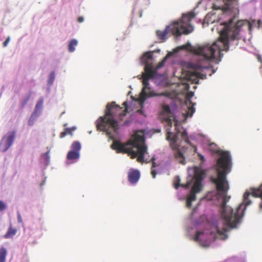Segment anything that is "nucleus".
Listing matches in <instances>:
<instances>
[{
	"label": "nucleus",
	"instance_id": "9",
	"mask_svg": "<svg viewBox=\"0 0 262 262\" xmlns=\"http://www.w3.org/2000/svg\"><path fill=\"white\" fill-rule=\"evenodd\" d=\"M195 71L192 72L190 78L195 77L197 79L201 78L204 79L206 78L207 75L211 76L215 71L212 66H203L200 63L194 64Z\"/></svg>",
	"mask_w": 262,
	"mask_h": 262
},
{
	"label": "nucleus",
	"instance_id": "5",
	"mask_svg": "<svg viewBox=\"0 0 262 262\" xmlns=\"http://www.w3.org/2000/svg\"><path fill=\"white\" fill-rule=\"evenodd\" d=\"M122 105L124 109L116 104L115 102L107 104L104 116L100 117L97 121V129L105 132L111 139H113L114 137L110 131V128H112L115 132L118 129V122L114 119V117L118 116L119 119L122 120V117L127 112V102H124Z\"/></svg>",
	"mask_w": 262,
	"mask_h": 262
},
{
	"label": "nucleus",
	"instance_id": "37",
	"mask_svg": "<svg viewBox=\"0 0 262 262\" xmlns=\"http://www.w3.org/2000/svg\"><path fill=\"white\" fill-rule=\"evenodd\" d=\"M49 152L48 151L47 152L45 153V156H46V157L47 158V159H49Z\"/></svg>",
	"mask_w": 262,
	"mask_h": 262
},
{
	"label": "nucleus",
	"instance_id": "23",
	"mask_svg": "<svg viewBox=\"0 0 262 262\" xmlns=\"http://www.w3.org/2000/svg\"><path fill=\"white\" fill-rule=\"evenodd\" d=\"M43 103V99L42 97H40L39 99L37 102L35 110L33 112H36V113H39L40 114V110L42 107V104Z\"/></svg>",
	"mask_w": 262,
	"mask_h": 262
},
{
	"label": "nucleus",
	"instance_id": "21",
	"mask_svg": "<svg viewBox=\"0 0 262 262\" xmlns=\"http://www.w3.org/2000/svg\"><path fill=\"white\" fill-rule=\"evenodd\" d=\"M78 42L75 39H72L69 43L68 50L70 52H73L75 50V47L77 45Z\"/></svg>",
	"mask_w": 262,
	"mask_h": 262
},
{
	"label": "nucleus",
	"instance_id": "30",
	"mask_svg": "<svg viewBox=\"0 0 262 262\" xmlns=\"http://www.w3.org/2000/svg\"><path fill=\"white\" fill-rule=\"evenodd\" d=\"M30 99V96H28L22 102V106H24L28 102Z\"/></svg>",
	"mask_w": 262,
	"mask_h": 262
},
{
	"label": "nucleus",
	"instance_id": "19",
	"mask_svg": "<svg viewBox=\"0 0 262 262\" xmlns=\"http://www.w3.org/2000/svg\"><path fill=\"white\" fill-rule=\"evenodd\" d=\"M76 129L75 127H72L70 128H66L64 130L61 132L60 134V138H63L67 135H72L73 132Z\"/></svg>",
	"mask_w": 262,
	"mask_h": 262
},
{
	"label": "nucleus",
	"instance_id": "11",
	"mask_svg": "<svg viewBox=\"0 0 262 262\" xmlns=\"http://www.w3.org/2000/svg\"><path fill=\"white\" fill-rule=\"evenodd\" d=\"M15 137V132H12L7 137L3 138L0 142V150L6 151L12 145Z\"/></svg>",
	"mask_w": 262,
	"mask_h": 262
},
{
	"label": "nucleus",
	"instance_id": "14",
	"mask_svg": "<svg viewBox=\"0 0 262 262\" xmlns=\"http://www.w3.org/2000/svg\"><path fill=\"white\" fill-rule=\"evenodd\" d=\"M205 175V172L204 170L200 169H196L194 171V179L195 181L202 182Z\"/></svg>",
	"mask_w": 262,
	"mask_h": 262
},
{
	"label": "nucleus",
	"instance_id": "3",
	"mask_svg": "<svg viewBox=\"0 0 262 262\" xmlns=\"http://www.w3.org/2000/svg\"><path fill=\"white\" fill-rule=\"evenodd\" d=\"M209 150L213 153H217L221 157L216 162V170L217 177L211 178V181L215 185L217 194L223 198V205L228 201L230 197L227 195L229 189L226 176L230 172L231 166V158L229 152L221 151L219 149L217 146L214 143L209 145Z\"/></svg>",
	"mask_w": 262,
	"mask_h": 262
},
{
	"label": "nucleus",
	"instance_id": "10",
	"mask_svg": "<svg viewBox=\"0 0 262 262\" xmlns=\"http://www.w3.org/2000/svg\"><path fill=\"white\" fill-rule=\"evenodd\" d=\"M81 144L78 141H74L71 146V150L67 154V158L69 160H77L80 157Z\"/></svg>",
	"mask_w": 262,
	"mask_h": 262
},
{
	"label": "nucleus",
	"instance_id": "24",
	"mask_svg": "<svg viewBox=\"0 0 262 262\" xmlns=\"http://www.w3.org/2000/svg\"><path fill=\"white\" fill-rule=\"evenodd\" d=\"M205 236L204 231H197L194 237V240L196 242H202L203 241Z\"/></svg>",
	"mask_w": 262,
	"mask_h": 262
},
{
	"label": "nucleus",
	"instance_id": "36",
	"mask_svg": "<svg viewBox=\"0 0 262 262\" xmlns=\"http://www.w3.org/2000/svg\"><path fill=\"white\" fill-rule=\"evenodd\" d=\"M17 219H18V222H21L22 221L21 216L19 214H18Z\"/></svg>",
	"mask_w": 262,
	"mask_h": 262
},
{
	"label": "nucleus",
	"instance_id": "16",
	"mask_svg": "<svg viewBox=\"0 0 262 262\" xmlns=\"http://www.w3.org/2000/svg\"><path fill=\"white\" fill-rule=\"evenodd\" d=\"M39 113H36V112H33L29 117L28 121V124L30 126H32L34 125L35 122L36 121L37 117L39 116Z\"/></svg>",
	"mask_w": 262,
	"mask_h": 262
},
{
	"label": "nucleus",
	"instance_id": "13",
	"mask_svg": "<svg viewBox=\"0 0 262 262\" xmlns=\"http://www.w3.org/2000/svg\"><path fill=\"white\" fill-rule=\"evenodd\" d=\"M140 178V173L137 169H130L128 173V180L133 184H136Z\"/></svg>",
	"mask_w": 262,
	"mask_h": 262
},
{
	"label": "nucleus",
	"instance_id": "26",
	"mask_svg": "<svg viewBox=\"0 0 262 262\" xmlns=\"http://www.w3.org/2000/svg\"><path fill=\"white\" fill-rule=\"evenodd\" d=\"M162 111L164 113L167 114V115H171V112L169 106L167 104H164L162 107Z\"/></svg>",
	"mask_w": 262,
	"mask_h": 262
},
{
	"label": "nucleus",
	"instance_id": "7",
	"mask_svg": "<svg viewBox=\"0 0 262 262\" xmlns=\"http://www.w3.org/2000/svg\"><path fill=\"white\" fill-rule=\"evenodd\" d=\"M141 62L145 66V72L142 74V83L143 88L141 95L143 97H153L157 96L149 86L148 80L155 77L156 71L153 70V55L152 52H145L141 58Z\"/></svg>",
	"mask_w": 262,
	"mask_h": 262
},
{
	"label": "nucleus",
	"instance_id": "18",
	"mask_svg": "<svg viewBox=\"0 0 262 262\" xmlns=\"http://www.w3.org/2000/svg\"><path fill=\"white\" fill-rule=\"evenodd\" d=\"M17 232V230L15 228H12L11 226L9 227L7 232L4 235V237L5 238H9L10 237H12L14 236Z\"/></svg>",
	"mask_w": 262,
	"mask_h": 262
},
{
	"label": "nucleus",
	"instance_id": "12",
	"mask_svg": "<svg viewBox=\"0 0 262 262\" xmlns=\"http://www.w3.org/2000/svg\"><path fill=\"white\" fill-rule=\"evenodd\" d=\"M193 96V93L192 92H189L187 94L186 101L187 111H186V113L184 114L185 118L191 117L195 112V108L193 107V106L190 105V104H191L190 98H192Z\"/></svg>",
	"mask_w": 262,
	"mask_h": 262
},
{
	"label": "nucleus",
	"instance_id": "31",
	"mask_svg": "<svg viewBox=\"0 0 262 262\" xmlns=\"http://www.w3.org/2000/svg\"><path fill=\"white\" fill-rule=\"evenodd\" d=\"M49 78H50V80H51L52 82L54 80V78H55L54 72H52L50 73Z\"/></svg>",
	"mask_w": 262,
	"mask_h": 262
},
{
	"label": "nucleus",
	"instance_id": "34",
	"mask_svg": "<svg viewBox=\"0 0 262 262\" xmlns=\"http://www.w3.org/2000/svg\"><path fill=\"white\" fill-rule=\"evenodd\" d=\"M77 20L79 23H82L84 20V18L82 16H80L78 18Z\"/></svg>",
	"mask_w": 262,
	"mask_h": 262
},
{
	"label": "nucleus",
	"instance_id": "38",
	"mask_svg": "<svg viewBox=\"0 0 262 262\" xmlns=\"http://www.w3.org/2000/svg\"><path fill=\"white\" fill-rule=\"evenodd\" d=\"M138 112L140 113V114H142V111L141 110H138Z\"/></svg>",
	"mask_w": 262,
	"mask_h": 262
},
{
	"label": "nucleus",
	"instance_id": "8",
	"mask_svg": "<svg viewBox=\"0 0 262 262\" xmlns=\"http://www.w3.org/2000/svg\"><path fill=\"white\" fill-rule=\"evenodd\" d=\"M180 133L179 131L178 134L172 135V133L169 129H167L166 139L170 141V146L174 151V158L180 164H185V159L183 154L179 150V145L177 144L178 136Z\"/></svg>",
	"mask_w": 262,
	"mask_h": 262
},
{
	"label": "nucleus",
	"instance_id": "29",
	"mask_svg": "<svg viewBox=\"0 0 262 262\" xmlns=\"http://www.w3.org/2000/svg\"><path fill=\"white\" fill-rule=\"evenodd\" d=\"M165 60L166 59H164L163 60H162L159 64L157 66V69H159V68H162V67L164 66V63H165Z\"/></svg>",
	"mask_w": 262,
	"mask_h": 262
},
{
	"label": "nucleus",
	"instance_id": "6",
	"mask_svg": "<svg viewBox=\"0 0 262 262\" xmlns=\"http://www.w3.org/2000/svg\"><path fill=\"white\" fill-rule=\"evenodd\" d=\"M195 15V13L193 12L183 14L180 20L167 27L164 31H157L156 34L158 37L159 39L164 41L166 35L169 32L177 36L181 35L182 33L188 34L192 32L193 30V27L190 24V22L194 18Z\"/></svg>",
	"mask_w": 262,
	"mask_h": 262
},
{
	"label": "nucleus",
	"instance_id": "27",
	"mask_svg": "<svg viewBox=\"0 0 262 262\" xmlns=\"http://www.w3.org/2000/svg\"><path fill=\"white\" fill-rule=\"evenodd\" d=\"M155 167H156V163L153 162L151 169V174L152 175V176L154 178H155L156 174H157L155 169H154V168Z\"/></svg>",
	"mask_w": 262,
	"mask_h": 262
},
{
	"label": "nucleus",
	"instance_id": "28",
	"mask_svg": "<svg viewBox=\"0 0 262 262\" xmlns=\"http://www.w3.org/2000/svg\"><path fill=\"white\" fill-rule=\"evenodd\" d=\"M6 208V206L5 203L3 201H0V211H3Z\"/></svg>",
	"mask_w": 262,
	"mask_h": 262
},
{
	"label": "nucleus",
	"instance_id": "35",
	"mask_svg": "<svg viewBox=\"0 0 262 262\" xmlns=\"http://www.w3.org/2000/svg\"><path fill=\"white\" fill-rule=\"evenodd\" d=\"M199 157L200 158V159L202 161H204L205 160V159H204V156H203L202 155H201V154H199Z\"/></svg>",
	"mask_w": 262,
	"mask_h": 262
},
{
	"label": "nucleus",
	"instance_id": "4",
	"mask_svg": "<svg viewBox=\"0 0 262 262\" xmlns=\"http://www.w3.org/2000/svg\"><path fill=\"white\" fill-rule=\"evenodd\" d=\"M111 148L118 153L127 154L130 158H137L139 163L144 162V155L147 152L143 133L141 131L135 133L132 138L125 144L119 141L114 140Z\"/></svg>",
	"mask_w": 262,
	"mask_h": 262
},
{
	"label": "nucleus",
	"instance_id": "1",
	"mask_svg": "<svg viewBox=\"0 0 262 262\" xmlns=\"http://www.w3.org/2000/svg\"><path fill=\"white\" fill-rule=\"evenodd\" d=\"M223 24L224 27L220 32L219 39L211 45L207 44L192 48L190 43H187L183 45L181 49L189 50L190 48L191 51L194 54L207 61L214 59L215 54L221 57V51L228 50L230 41L241 39L244 32L246 31L251 32L252 28L251 23L246 19L239 20L233 23V19H230Z\"/></svg>",
	"mask_w": 262,
	"mask_h": 262
},
{
	"label": "nucleus",
	"instance_id": "25",
	"mask_svg": "<svg viewBox=\"0 0 262 262\" xmlns=\"http://www.w3.org/2000/svg\"><path fill=\"white\" fill-rule=\"evenodd\" d=\"M181 137L182 140H183L186 143L190 144V143L188 140L187 136V133L186 130H183L181 134Z\"/></svg>",
	"mask_w": 262,
	"mask_h": 262
},
{
	"label": "nucleus",
	"instance_id": "15",
	"mask_svg": "<svg viewBox=\"0 0 262 262\" xmlns=\"http://www.w3.org/2000/svg\"><path fill=\"white\" fill-rule=\"evenodd\" d=\"M196 193L193 192L191 191L189 195L187 196L186 200V206L188 208H190L191 207V203L193 201H195L196 199L195 194Z\"/></svg>",
	"mask_w": 262,
	"mask_h": 262
},
{
	"label": "nucleus",
	"instance_id": "17",
	"mask_svg": "<svg viewBox=\"0 0 262 262\" xmlns=\"http://www.w3.org/2000/svg\"><path fill=\"white\" fill-rule=\"evenodd\" d=\"M203 188V185L202 184V182L194 181L193 185L192 186L191 191L193 192L199 193L200 192Z\"/></svg>",
	"mask_w": 262,
	"mask_h": 262
},
{
	"label": "nucleus",
	"instance_id": "2",
	"mask_svg": "<svg viewBox=\"0 0 262 262\" xmlns=\"http://www.w3.org/2000/svg\"><path fill=\"white\" fill-rule=\"evenodd\" d=\"M250 194L253 197L260 198L262 200V184L258 188L252 189L251 193L246 192L244 194L245 205L241 204L235 210L227 206L226 203L223 206V202H222L221 217L223 222L221 226H218L216 227L219 238L221 239H226L228 237L226 232L237 227V225L240 222L241 219L244 215L246 207L251 203L248 199Z\"/></svg>",
	"mask_w": 262,
	"mask_h": 262
},
{
	"label": "nucleus",
	"instance_id": "22",
	"mask_svg": "<svg viewBox=\"0 0 262 262\" xmlns=\"http://www.w3.org/2000/svg\"><path fill=\"white\" fill-rule=\"evenodd\" d=\"M180 179L179 178H178L177 181L174 183V188L176 189H178L180 186H181L183 188H188L190 187L191 184V181H188L185 184H180Z\"/></svg>",
	"mask_w": 262,
	"mask_h": 262
},
{
	"label": "nucleus",
	"instance_id": "33",
	"mask_svg": "<svg viewBox=\"0 0 262 262\" xmlns=\"http://www.w3.org/2000/svg\"><path fill=\"white\" fill-rule=\"evenodd\" d=\"M173 120V118H170V117H168L167 119L168 123L169 124V125L171 126L172 125V121Z\"/></svg>",
	"mask_w": 262,
	"mask_h": 262
},
{
	"label": "nucleus",
	"instance_id": "20",
	"mask_svg": "<svg viewBox=\"0 0 262 262\" xmlns=\"http://www.w3.org/2000/svg\"><path fill=\"white\" fill-rule=\"evenodd\" d=\"M7 255V250L4 247L0 248V262H5Z\"/></svg>",
	"mask_w": 262,
	"mask_h": 262
},
{
	"label": "nucleus",
	"instance_id": "32",
	"mask_svg": "<svg viewBox=\"0 0 262 262\" xmlns=\"http://www.w3.org/2000/svg\"><path fill=\"white\" fill-rule=\"evenodd\" d=\"M10 41V37H8L6 40L3 42V46L6 47Z\"/></svg>",
	"mask_w": 262,
	"mask_h": 262
},
{
	"label": "nucleus",
	"instance_id": "39",
	"mask_svg": "<svg viewBox=\"0 0 262 262\" xmlns=\"http://www.w3.org/2000/svg\"><path fill=\"white\" fill-rule=\"evenodd\" d=\"M198 81V79H196V81H194L195 83H197Z\"/></svg>",
	"mask_w": 262,
	"mask_h": 262
}]
</instances>
